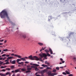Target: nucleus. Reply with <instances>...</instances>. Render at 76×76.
<instances>
[{"instance_id":"f257e3e1","label":"nucleus","mask_w":76,"mask_h":76,"mask_svg":"<svg viewBox=\"0 0 76 76\" xmlns=\"http://www.w3.org/2000/svg\"><path fill=\"white\" fill-rule=\"evenodd\" d=\"M0 16L1 18L2 19H4L5 17H6L8 20H9V22L12 25H15V24L13 23L12 21H10L9 17V15L7 12L5 10H2L0 13Z\"/></svg>"},{"instance_id":"f03ea898","label":"nucleus","mask_w":76,"mask_h":76,"mask_svg":"<svg viewBox=\"0 0 76 76\" xmlns=\"http://www.w3.org/2000/svg\"><path fill=\"white\" fill-rule=\"evenodd\" d=\"M28 57V60H35V58L36 60H37V61H38V60H39V58H38L37 56H34L33 57L32 55Z\"/></svg>"},{"instance_id":"7ed1b4c3","label":"nucleus","mask_w":76,"mask_h":76,"mask_svg":"<svg viewBox=\"0 0 76 76\" xmlns=\"http://www.w3.org/2000/svg\"><path fill=\"white\" fill-rule=\"evenodd\" d=\"M46 53L47 54V55L45 53H42V54H39V56L41 57H42V58H43V57H47V56H48V57H50L51 56V55L49 54L47 52Z\"/></svg>"},{"instance_id":"20e7f679","label":"nucleus","mask_w":76,"mask_h":76,"mask_svg":"<svg viewBox=\"0 0 76 76\" xmlns=\"http://www.w3.org/2000/svg\"><path fill=\"white\" fill-rule=\"evenodd\" d=\"M17 63H18V64H21L22 66L23 65V63L24 62H19V61H21V59H18L17 60Z\"/></svg>"},{"instance_id":"39448f33","label":"nucleus","mask_w":76,"mask_h":76,"mask_svg":"<svg viewBox=\"0 0 76 76\" xmlns=\"http://www.w3.org/2000/svg\"><path fill=\"white\" fill-rule=\"evenodd\" d=\"M11 56H14L15 57H17L18 58H22V56L20 55H19L17 54H15L14 53H12L11 54Z\"/></svg>"},{"instance_id":"423d86ee","label":"nucleus","mask_w":76,"mask_h":76,"mask_svg":"<svg viewBox=\"0 0 76 76\" xmlns=\"http://www.w3.org/2000/svg\"><path fill=\"white\" fill-rule=\"evenodd\" d=\"M33 66H31V68H35V67H38V66H39V65L38 64H33Z\"/></svg>"},{"instance_id":"0eeeda50","label":"nucleus","mask_w":76,"mask_h":76,"mask_svg":"<svg viewBox=\"0 0 76 76\" xmlns=\"http://www.w3.org/2000/svg\"><path fill=\"white\" fill-rule=\"evenodd\" d=\"M47 71L48 70L47 69H44V70L41 71L40 72V73L41 74H42L43 75L44 73H45V72H47Z\"/></svg>"},{"instance_id":"6e6552de","label":"nucleus","mask_w":76,"mask_h":76,"mask_svg":"<svg viewBox=\"0 0 76 76\" xmlns=\"http://www.w3.org/2000/svg\"><path fill=\"white\" fill-rule=\"evenodd\" d=\"M48 74L49 76H54V75H55V74L54 73H52L51 74V73L50 72H48Z\"/></svg>"},{"instance_id":"1a4fd4ad","label":"nucleus","mask_w":76,"mask_h":76,"mask_svg":"<svg viewBox=\"0 0 76 76\" xmlns=\"http://www.w3.org/2000/svg\"><path fill=\"white\" fill-rule=\"evenodd\" d=\"M14 57L13 56H10L9 57L7 58V59H9V60H10L12 58H14Z\"/></svg>"},{"instance_id":"9d476101","label":"nucleus","mask_w":76,"mask_h":76,"mask_svg":"<svg viewBox=\"0 0 76 76\" xmlns=\"http://www.w3.org/2000/svg\"><path fill=\"white\" fill-rule=\"evenodd\" d=\"M21 58V60H22L23 61H26V59L25 58Z\"/></svg>"},{"instance_id":"9b49d317","label":"nucleus","mask_w":76,"mask_h":76,"mask_svg":"<svg viewBox=\"0 0 76 76\" xmlns=\"http://www.w3.org/2000/svg\"><path fill=\"white\" fill-rule=\"evenodd\" d=\"M45 48H46V47H45L44 48L43 47H42V49L40 50V51H42V50H44Z\"/></svg>"},{"instance_id":"f8f14e48","label":"nucleus","mask_w":76,"mask_h":76,"mask_svg":"<svg viewBox=\"0 0 76 76\" xmlns=\"http://www.w3.org/2000/svg\"><path fill=\"white\" fill-rule=\"evenodd\" d=\"M38 44L40 45V46H42L43 45H44V44L42 43L41 42H39L38 43Z\"/></svg>"},{"instance_id":"ddd939ff","label":"nucleus","mask_w":76,"mask_h":76,"mask_svg":"<svg viewBox=\"0 0 76 76\" xmlns=\"http://www.w3.org/2000/svg\"><path fill=\"white\" fill-rule=\"evenodd\" d=\"M49 51L50 52V54H53V51H52V50L51 48H50L49 49Z\"/></svg>"},{"instance_id":"4468645a","label":"nucleus","mask_w":76,"mask_h":76,"mask_svg":"<svg viewBox=\"0 0 76 76\" xmlns=\"http://www.w3.org/2000/svg\"><path fill=\"white\" fill-rule=\"evenodd\" d=\"M20 71V69H18L15 70V73H18V72H19Z\"/></svg>"},{"instance_id":"2eb2a0df","label":"nucleus","mask_w":76,"mask_h":76,"mask_svg":"<svg viewBox=\"0 0 76 76\" xmlns=\"http://www.w3.org/2000/svg\"><path fill=\"white\" fill-rule=\"evenodd\" d=\"M42 66H43V67H48V66L47 65H45V64H42Z\"/></svg>"},{"instance_id":"dca6fc26","label":"nucleus","mask_w":76,"mask_h":76,"mask_svg":"<svg viewBox=\"0 0 76 76\" xmlns=\"http://www.w3.org/2000/svg\"><path fill=\"white\" fill-rule=\"evenodd\" d=\"M3 51H11V50H7V49H6L3 50Z\"/></svg>"},{"instance_id":"f3484780","label":"nucleus","mask_w":76,"mask_h":76,"mask_svg":"<svg viewBox=\"0 0 76 76\" xmlns=\"http://www.w3.org/2000/svg\"><path fill=\"white\" fill-rule=\"evenodd\" d=\"M16 64V61L13 60L12 61V64Z\"/></svg>"},{"instance_id":"a211bd4d","label":"nucleus","mask_w":76,"mask_h":76,"mask_svg":"<svg viewBox=\"0 0 76 76\" xmlns=\"http://www.w3.org/2000/svg\"><path fill=\"white\" fill-rule=\"evenodd\" d=\"M6 75H11V74L9 72H7L6 73Z\"/></svg>"},{"instance_id":"6ab92c4d","label":"nucleus","mask_w":76,"mask_h":76,"mask_svg":"<svg viewBox=\"0 0 76 76\" xmlns=\"http://www.w3.org/2000/svg\"><path fill=\"white\" fill-rule=\"evenodd\" d=\"M65 72H66V74H67V75H70V73L69 72H68L67 70Z\"/></svg>"},{"instance_id":"aec40b11","label":"nucleus","mask_w":76,"mask_h":76,"mask_svg":"<svg viewBox=\"0 0 76 76\" xmlns=\"http://www.w3.org/2000/svg\"><path fill=\"white\" fill-rule=\"evenodd\" d=\"M38 70H39V69L38 68L37 66H36V67L35 68V70L36 71H37Z\"/></svg>"},{"instance_id":"412c9836","label":"nucleus","mask_w":76,"mask_h":76,"mask_svg":"<svg viewBox=\"0 0 76 76\" xmlns=\"http://www.w3.org/2000/svg\"><path fill=\"white\" fill-rule=\"evenodd\" d=\"M30 72H31V71L29 70H28L26 71V73H29Z\"/></svg>"},{"instance_id":"4be33fe9","label":"nucleus","mask_w":76,"mask_h":76,"mask_svg":"<svg viewBox=\"0 0 76 76\" xmlns=\"http://www.w3.org/2000/svg\"><path fill=\"white\" fill-rule=\"evenodd\" d=\"M27 70H32V69L31 68H27Z\"/></svg>"},{"instance_id":"5701e85b","label":"nucleus","mask_w":76,"mask_h":76,"mask_svg":"<svg viewBox=\"0 0 76 76\" xmlns=\"http://www.w3.org/2000/svg\"><path fill=\"white\" fill-rule=\"evenodd\" d=\"M21 70L22 71H23V72H25V71H26V69H21Z\"/></svg>"},{"instance_id":"b1692460","label":"nucleus","mask_w":76,"mask_h":76,"mask_svg":"<svg viewBox=\"0 0 76 76\" xmlns=\"http://www.w3.org/2000/svg\"><path fill=\"white\" fill-rule=\"evenodd\" d=\"M6 69L7 70H8V71H10V69L9 68H6Z\"/></svg>"},{"instance_id":"393cba45","label":"nucleus","mask_w":76,"mask_h":76,"mask_svg":"<svg viewBox=\"0 0 76 76\" xmlns=\"http://www.w3.org/2000/svg\"><path fill=\"white\" fill-rule=\"evenodd\" d=\"M47 69H49V70H51L52 69L50 67H47Z\"/></svg>"},{"instance_id":"a878e982","label":"nucleus","mask_w":76,"mask_h":76,"mask_svg":"<svg viewBox=\"0 0 76 76\" xmlns=\"http://www.w3.org/2000/svg\"><path fill=\"white\" fill-rule=\"evenodd\" d=\"M10 68H11V69H13V68H15V66L13 65H12L11 66Z\"/></svg>"},{"instance_id":"bb28decb","label":"nucleus","mask_w":76,"mask_h":76,"mask_svg":"<svg viewBox=\"0 0 76 76\" xmlns=\"http://www.w3.org/2000/svg\"><path fill=\"white\" fill-rule=\"evenodd\" d=\"M23 38H26V36L25 35H23Z\"/></svg>"},{"instance_id":"cd10ccee","label":"nucleus","mask_w":76,"mask_h":76,"mask_svg":"<svg viewBox=\"0 0 76 76\" xmlns=\"http://www.w3.org/2000/svg\"><path fill=\"white\" fill-rule=\"evenodd\" d=\"M72 34H73V33H71L69 34V36H70V35H72Z\"/></svg>"},{"instance_id":"c85d7f7f","label":"nucleus","mask_w":76,"mask_h":76,"mask_svg":"<svg viewBox=\"0 0 76 76\" xmlns=\"http://www.w3.org/2000/svg\"><path fill=\"white\" fill-rule=\"evenodd\" d=\"M5 64H9V61H7L5 63Z\"/></svg>"},{"instance_id":"c756f323","label":"nucleus","mask_w":76,"mask_h":76,"mask_svg":"<svg viewBox=\"0 0 76 76\" xmlns=\"http://www.w3.org/2000/svg\"><path fill=\"white\" fill-rule=\"evenodd\" d=\"M6 54H4L1 56L2 57H5L6 56Z\"/></svg>"},{"instance_id":"7c9ffc66","label":"nucleus","mask_w":76,"mask_h":76,"mask_svg":"<svg viewBox=\"0 0 76 76\" xmlns=\"http://www.w3.org/2000/svg\"><path fill=\"white\" fill-rule=\"evenodd\" d=\"M62 74H63V75H66V72H63L62 73Z\"/></svg>"},{"instance_id":"2f4dec72","label":"nucleus","mask_w":76,"mask_h":76,"mask_svg":"<svg viewBox=\"0 0 76 76\" xmlns=\"http://www.w3.org/2000/svg\"><path fill=\"white\" fill-rule=\"evenodd\" d=\"M24 58H25V59H28V57H24Z\"/></svg>"},{"instance_id":"473e14b6","label":"nucleus","mask_w":76,"mask_h":76,"mask_svg":"<svg viewBox=\"0 0 76 76\" xmlns=\"http://www.w3.org/2000/svg\"><path fill=\"white\" fill-rule=\"evenodd\" d=\"M45 52H49V50H48L47 49H46L45 50Z\"/></svg>"},{"instance_id":"72a5a7b5","label":"nucleus","mask_w":76,"mask_h":76,"mask_svg":"<svg viewBox=\"0 0 76 76\" xmlns=\"http://www.w3.org/2000/svg\"><path fill=\"white\" fill-rule=\"evenodd\" d=\"M40 69H44V67H39Z\"/></svg>"},{"instance_id":"f704fd0d","label":"nucleus","mask_w":76,"mask_h":76,"mask_svg":"<svg viewBox=\"0 0 76 76\" xmlns=\"http://www.w3.org/2000/svg\"><path fill=\"white\" fill-rule=\"evenodd\" d=\"M73 60H75V61H76V57H74V58H73Z\"/></svg>"},{"instance_id":"c9c22d12","label":"nucleus","mask_w":76,"mask_h":76,"mask_svg":"<svg viewBox=\"0 0 76 76\" xmlns=\"http://www.w3.org/2000/svg\"><path fill=\"white\" fill-rule=\"evenodd\" d=\"M52 72H56V70H53Z\"/></svg>"},{"instance_id":"e433bc0d","label":"nucleus","mask_w":76,"mask_h":76,"mask_svg":"<svg viewBox=\"0 0 76 76\" xmlns=\"http://www.w3.org/2000/svg\"><path fill=\"white\" fill-rule=\"evenodd\" d=\"M39 60L40 61H42V62H44V61L43 60H42L41 59H39Z\"/></svg>"},{"instance_id":"4c0bfd02","label":"nucleus","mask_w":76,"mask_h":76,"mask_svg":"<svg viewBox=\"0 0 76 76\" xmlns=\"http://www.w3.org/2000/svg\"><path fill=\"white\" fill-rule=\"evenodd\" d=\"M9 59H7L5 61V62H6V61H9Z\"/></svg>"},{"instance_id":"58836bf2","label":"nucleus","mask_w":76,"mask_h":76,"mask_svg":"<svg viewBox=\"0 0 76 76\" xmlns=\"http://www.w3.org/2000/svg\"><path fill=\"white\" fill-rule=\"evenodd\" d=\"M25 63L26 64H28V63H29V62H28V61H26V62H25Z\"/></svg>"},{"instance_id":"ea45409f","label":"nucleus","mask_w":76,"mask_h":76,"mask_svg":"<svg viewBox=\"0 0 76 76\" xmlns=\"http://www.w3.org/2000/svg\"><path fill=\"white\" fill-rule=\"evenodd\" d=\"M56 69H57V70H59V67H56Z\"/></svg>"},{"instance_id":"a19ab883","label":"nucleus","mask_w":76,"mask_h":76,"mask_svg":"<svg viewBox=\"0 0 76 76\" xmlns=\"http://www.w3.org/2000/svg\"><path fill=\"white\" fill-rule=\"evenodd\" d=\"M68 76H73V74H69V75H68Z\"/></svg>"},{"instance_id":"79ce46f5","label":"nucleus","mask_w":76,"mask_h":76,"mask_svg":"<svg viewBox=\"0 0 76 76\" xmlns=\"http://www.w3.org/2000/svg\"><path fill=\"white\" fill-rule=\"evenodd\" d=\"M47 64H48V66H50V64L49 63H47Z\"/></svg>"},{"instance_id":"37998d69","label":"nucleus","mask_w":76,"mask_h":76,"mask_svg":"<svg viewBox=\"0 0 76 76\" xmlns=\"http://www.w3.org/2000/svg\"><path fill=\"white\" fill-rule=\"evenodd\" d=\"M2 72H5V71H6V70H5L4 69H3L2 70Z\"/></svg>"},{"instance_id":"c03bdc74","label":"nucleus","mask_w":76,"mask_h":76,"mask_svg":"<svg viewBox=\"0 0 76 76\" xmlns=\"http://www.w3.org/2000/svg\"><path fill=\"white\" fill-rule=\"evenodd\" d=\"M1 69H4V66H1Z\"/></svg>"},{"instance_id":"a18cd8bd","label":"nucleus","mask_w":76,"mask_h":76,"mask_svg":"<svg viewBox=\"0 0 76 76\" xmlns=\"http://www.w3.org/2000/svg\"><path fill=\"white\" fill-rule=\"evenodd\" d=\"M31 67L30 65H28L27 66V67H28V68H29V67Z\"/></svg>"},{"instance_id":"49530a36","label":"nucleus","mask_w":76,"mask_h":76,"mask_svg":"<svg viewBox=\"0 0 76 76\" xmlns=\"http://www.w3.org/2000/svg\"><path fill=\"white\" fill-rule=\"evenodd\" d=\"M6 57H8L10 56V55H7L6 56Z\"/></svg>"},{"instance_id":"de8ad7c7","label":"nucleus","mask_w":76,"mask_h":76,"mask_svg":"<svg viewBox=\"0 0 76 76\" xmlns=\"http://www.w3.org/2000/svg\"><path fill=\"white\" fill-rule=\"evenodd\" d=\"M4 62H1V63H0V64H2L3 63H4Z\"/></svg>"},{"instance_id":"09e8293b","label":"nucleus","mask_w":76,"mask_h":76,"mask_svg":"<svg viewBox=\"0 0 76 76\" xmlns=\"http://www.w3.org/2000/svg\"><path fill=\"white\" fill-rule=\"evenodd\" d=\"M47 63H48V62H47V61H45V64H47Z\"/></svg>"},{"instance_id":"8fccbe9b","label":"nucleus","mask_w":76,"mask_h":76,"mask_svg":"<svg viewBox=\"0 0 76 76\" xmlns=\"http://www.w3.org/2000/svg\"><path fill=\"white\" fill-rule=\"evenodd\" d=\"M4 41V39H2L1 40V41H0V42H3Z\"/></svg>"},{"instance_id":"3c124183","label":"nucleus","mask_w":76,"mask_h":76,"mask_svg":"<svg viewBox=\"0 0 76 76\" xmlns=\"http://www.w3.org/2000/svg\"><path fill=\"white\" fill-rule=\"evenodd\" d=\"M3 59V57L0 58V60H1Z\"/></svg>"},{"instance_id":"603ef678","label":"nucleus","mask_w":76,"mask_h":76,"mask_svg":"<svg viewBox=\"0 0 76 76\" xmlns=\"http://www.w3.org/2000/svg\"><path fill=\"white\" fill-rule=\"evenodd\" d=\"M15 72V71L13 70V71H12L11 72H12V73H14V72Z\"/></svg>"},{"instance_id":"864d4df0","label":"nucleus","mask_w":76,"mask_h":76,"mask_svg":"<svg viewBox=\"0 0 76 76\" xmlns=\"http://www.w3.org/2000/svg\"><path fill=\"white\" fill-rule=\"evenodd\" d=\"M1 76H4V74H1Z\"/></svg>"},{"instance_id":"5fc2aeb1","label":"nucleus","mask_w":76,"mask_h":76,"mask_svg":"<svg viewBox=\"0 0 76 76\" xmlns=\"http://www.w3.org/2000/svg\"><path fill=\"white\" fill-rule=\"evenodd\" d=\"M38 72H37L36 73H35V75L36 76H37V74H38Z\"/></svg>"},{"instance_id":"6e6d98bb","label":"nucleus","mask_w":76,"mask_h":76,"mask_svg":"<svg viewBox=\"0 0 76 76\" xmlns=\"http://www.w3.org/2000/svg\"><path fill=\"white\" fill-rule=\"evenodd\" d=\"M62 63H64L65 62V61H62Z\"/></svg>"},{"instance_id":"4d7b16f0","label":"nucleus","mask_w":76,"mask_h":76,"mask_svg":"<svg viewBox=\"0 0 76 76\" xmlns=\"http://www.w3.org/2000/svg\"><path fill=\"white\" fill-rule=\"evenodd\" d=\"M7 67V66H4V68H6V67Z\"/></svg>"},{"instance_id":"13d9d810","label":"nucleus","mask_w":76,"mask_h":76,"mask_svg":"<svg viewBox=\"0 0 76 76\" xmlns=\"http://www.w3.org/2000/svg\"><path fill=\"white\" fill-rule=\"evenodd\" d=\"M60 68H61V69H63V66L60 67Z\"/></svg>"},{"instance_id":"bf43d9fd","label":"nucleus","mask_w":76,"mask_h":76,"mask_svg":"<svg viewBox=\"0 0 76 76\" xmlns=\"http://www.w3.org/2000/svg\"><path fill=\"white\" fill-rule=\"evenodd\" d=\"M3 45L2 43H0V45Z\"/></svg>"},{"instance_id":"052dcab7","label":"nucleus","mask_w":76,"mask_h":76,"mask_svg":"<svg viewBox=\"0 0 76 76\" xmlns=\"http://www.w3.org/2000/svg\"><path fill=\"white\" fill-rule=\"evenodd\" d=\"M60 59L61 61H63V59H62V58H61Z\"/></svg>"},{"instance_id":"680f3d73","label":"nucleus","mask_w":76,"mask_h":76,"mask_svg":"<svg viewBox=\"0 0 76 76\" xmlns=\"http://www.w3.org/2000/svg\"><path fill=\"white\" fill-rule=\"evenodd\" d=\"M6 58H7L6 57H5L3 58V59H4H4H6Z\"/></svg>"},{"instance_id":"e2e57ef3","label":"nucleus","mask_w":76,"mask_h":76,"mask_svg":"<svg viewBox=\"0 0 76 76\" xmlns=\"http://www.w3.org/2000/svg\"><path fill=\"white\" fill-rule=\"evenodd\" d=\"M7 42V41L5 40L4 41V43H6V42Z\"/></svg>"},{"instance_id":"0e129e2a","label":"nucleus","mask_w":76,"mask_h":76,"mask_svg":"<svg viewBox=\"0 0 76 76\" xmlns=\"http://www.w3.org/2000/svg\"><path fill=\"white\" fill-rule=\"evenodd\" d=\"M12 76H16L15 75V74H14Z\"/></svg>"},{"instance_id":"69168bd1","label":"nucleus","mask_w":76,"mask_h":76,"mask_svg":"<svg viewBox=\"0 0 76 76\" xmlns=\"http://www.w3.org/2000/svg\"><path fill=\"white\" fill-rule=\"evenodd\" d=\"M19 75H19V74H17V76H19Z\"/></svg>"},{"instance_id":"338daca9","label":"nucleus","mask_w":76,"mask_h":76,"mask_svg":"<svg viewBox=\"0 0 76 76\" xmlns=\"http://www.w3.org/2000/svg\"><path fill=\"white\" fill-rule=\"evenodd\" d=\"M36 76H40V75H37Z\"/></svg>"},{"instance_id":"774afa93","label":"nucleus","mask_w":76,"mask_h":76,"mask_svg":"<svg viewBox=\"0 0 76 76\" xmlns=\"http://www.w3.org/2000/svg\"><path fill=\"white\" fill-rule=\"evenodd\" d=\"M41 76H44V75H43V74L41 75Z\"/></svg>"}]
</instances>
